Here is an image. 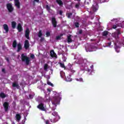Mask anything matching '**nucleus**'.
Here are the masks:
<instances>
[{
  "label": "nucleus",
  "mask_w": 124,
  "mask_h": 124,
  "mask_svg": "<svg viewBox=\"0 0 124 124\" xmlns=\"http://www.w3.org/2000/svg\"><path fill=\"white\" fill-rule=\"evenodd\" d=\"M5 112H8L9 109V103L7 102H4L3 104Z\"/></svg>",
  "instance_id": "7"
},
{
  "label": "nucleus",
  "mask_w": 124,
  "mask_h": 124,
  "mask_svg": "<svg viewBox=\"0 0 124 124\" xmlns=\"http://www.w3.org/2000/svg\"><path fill=\"white\" fill-rule=\"evenodd\" d=\"M14 1L15 6H16L18 9H20L21 7L20 6V4L19 0H14Z\"/></svg>",
  "instance_id": "13"
},
{
  "label": "nucleus",
  "mask_w": 124,
  "mask_h": 124,
  "mask_svg": "<svg viewBox=\"0 0 124 124\" xmlns=\"http://www.w3.org/2000/svg\"><path fill=\"white\" fill-rule=\"evenodd\" d=\"M3 28L4 31H5L6 33H7L9 31V28H8V25L6 24H4L3 25Z\"/></svg>",
  "instance_id": "15"
},
{
  "label": "nucleus",
  "mask_w": 124,
  "mask_h": 124,
  "mask_svg": "<svg viewBox=\"0 0 124 124\" xmlns=\"http://www.w3.org/2000/svg\"><path fill=\"white\" fill-rule=\"evenodd\" d=\"M62 13H63V12H62V11L60 10L59 11V14L60 15H61V16H62Z\"/></svg>",
  "instance_id": "41"
},
{
  "label": "nucleus",
  "mask_w": 124,
  "mask_h": 124,
  "mask_svg": "<svg viewBox=\"0 0 124 124\" xmlns=\"http://www.w3.org/2000/svg\"><path fill=\"white\" fill-rule=\"evenodd\" d=\"M56 2L57 3H58V4H59L60 6H63V2H62V0H56Z\"/></svg>",
  "instance_id": "17"
},
{
  "label": "nucleus",
  "mask_w": 124,
  "mask_h": 124,
  "mask_svg": "<svg viewBox=\"0 0 124 124\" xmlns=\"http://www.w3.org/2000/svg\"><path fill=\"white\" fill-rule=\"evenodd\" d=\"M58 103H59V98L57 97H54L53 98V101L52 102V104L55 105V107H57V105H58Z\"/></svg>",
  "instance_id": "10"
},
{
  "label": "nucleus",
  "mask_w": 124,
  "mask_h": 124,
  "mask_svg": "<svg viewBox=\"0 0 124 124\" xmlns=\"http://www.w3.org/2000/svg\"><path fill=\"white\" fill-rule=\"evenodd\" d=\"M21 60L22 62H25L26 65H29V64H30V62H31L30 58L25 56V54H21Z\"/></svg>",
  "instance_id": "4"
},
{
  "label": "nucleus",
  "mask_w": 124,
  "mask_h": 124,
  "mask_svg": "<svg viewBox=\"0 0 124 124\" xmlns=\"http://www.w3.org/2000/svg\"><path fill=\"white\" fill-rule=\"evenodd\" d=\"M75 7L76 8H79V7H80V3L76 4L75 5Z\"/></svg>",
  "instance_id": "38"
},
{
  "label": "nucleus",
  "mask_w": 124,
  "mask_h": 124,
  "mask_svg": "<svg viewBox=\"0 0 124 124\" xmlns=\"http://www.w3.org/2000/svg\"><path fill=\"white\" fill-rule=\"evenodd\" d=\"M67 15L68 18H71V16H72V13H68Z\"/></svg>",
  "instance_id": "37"
},
{
  "label": "nucleus",
  "mask_w": 124,
  "mask_h": 124,
  "mask_svg": "<svg viewBox=\"0 0 124 124\" xmlns=\"http://www.w3.org/2000/svg\"><path fill=\"white\" fill-rule=\"evenodd\" d=\"M16 118L17 120V121H18V122H19V121H20V120H21V115H20L19 114H16Z\"/></svg>",
  "instance_id": "22"
},
{
  "label": "nucleus",
  "mask_w": 124,
  "mask_h": 124,
  "mask_svg": "<svg viewBox=\"0 0 124 124\" xmlns=\"http://www.w3.org/2000/svg\"><path fill=\"white\" fill-rule=\"evenodd\" d=\"M12 46L13 48H16V47H17V53H19V52H20V51L22 49V44H21V43H18L17 44V41H16V40H15L13 41Z\"/></svg>",
  "instance_id": "3"
},
{
  "label": "nucleus",
  "mask_w": 124,
  "mask_h": 124,
  "mask_svg": "<svg viewBox=\"0 0 124 124\" xmlns=\"http://www.w3.org/2000/svg\"><path fill=\"white\" fill-rule=\"evenodd\" d=\"M17 30L19 32H21L23 31V28L20 23H18L17 27Z\"/></svg>",
  "instance_id": "16"
},
{
  "label": "nucleus",
  "mask_w": 124,
  "mask_h": 124,
  "mask_svg": "<svg viewBox=\"0 0 124 124\" xmlns=\"http://www.w3.org/2000/svg\"><path fill=\"white\" fill-rule=\"evenodd\" d=\"M67 42L68 43L72 42V39H71V35H69L67 36Z\"/></svg>",
  "instance_id": "23"
},
{
  "label": "nucleus",
  "mask_w": 124,
  "mask_h": 124,
  "mask_svg": "<svg viewBox=\"0 0 124 124\" xmlns=\"http://www.w3.org/2000/svg\"><path fill=\"white\" fill-rule=\"evenodd\" d=\"M83 32V31H82V30H80L79 31L78 33H79V34H82Z\"/></svg>",
  "instance_id": "44"
},
{
  "label": "nucleus",
  "mask_w": 124,
  "mask_h": 124,
  "mask_svg": "<svg viewBox=\"0 0 124 124\" xmlns=\"http://www.w3.org/2000/svg\"><path fill=\"white\" fill-rule=\"evenodd\" d=\"M111 44H112V42H110L107 43V45H108V46H111Z\"/></svg>",
  "instance_id": "45"
},
{
  "label": "nucleus",
  "mask_w": 124,
  "mask_h": 124,
  "mask_svg": "<svg viewBox=\"0 0 124 124\" xmlns=\"http://www.w3.org/2000/svg\"><path fill=\"white\" fill-rule=\"evenodd\" d=\"M46 9L47 11H50L51 10V7H50L48 5H46Z\"/></svg>",
  "instance_id": "31"
},
{
  "label": "nucleus",
  "mask_w": 124,
  "mask_h": 124,
  "mask_svg": "<svg viewBox=\"0 0 124 124\" xmlns=\"http://www.w3.org/2000/svg\"><path fill=\"white\" fill-rule=\"evenodd\" d=\"M44 38H41L40 39V41H44Z\"/></svg>",
  "instance_id": "48"
},
{
  "label": "nucleus",
  "mask_w": 124,
  "mask_h": 124,
  "mask_svg": "<svg viewBox=\"0 0 124 124\" xmlns=\"http://www.w3.org/2000/svg\"><path fill=\"white\" fill-rule=\"evenodd\" d=\"M44 69L45 71H47V69H48V64H45L44 65Z\"/></svg>",
  "instance_id": "30"
},
{
  "label": "nucleus",
  "mask_w": 124,
  "mask_h": 124,
  "mask_svg": "<svg viewBox=\"0 0 124 124\" xmlns=\"http://www.w3.org/2000/svg\"><path fill=\"white\" fill-rule=\"evenodd\" d=\"M66 80L67 82H70V81H71V78L70 76L67 77V78H66Z\"/></svg>",
  "instance_id": "34"
},
{
  "label": "nucleus",
  "mask_w": 124,
  "mask_h": 124,
  "mask_svg": "<svg viewBox=\"0 0 124 124\" xmlns=\"http://www.w3.org/2000/svg\"><path fill=\"white\" fill-rule=\"evenodd\" d=\"M91 70L89 69L88 70V71H90Z\"/></svg>",
  "instance_id": "54"
},
{
  "label": "nucleus",
  "mask_w": 124,
  "mask_h": 124,
  "mask_svg": "<svg viewBox=\"0 0 124 124\" xmlns=\"http://www.w3.org/2000/svg\"><path fill=\"white\" fill-rule=\"evenodd\" d=\"M46 37H49L51 35V33L49 31H46Z\"/></svg>",
  "instance_id": "33"
},
{
  "label": "nucleus",
  "mask_w": 124,
  "mask_h": 124,
  "mask_svg": "<svg viewBox=\"0 0 124 124\" xmlns=\"http://www.w3.org/2000/svg\"><path fill=\"white\" fill-rule=\"evenodd\" d=\"M70 71H71V72H72V73H75V72H76V71L73 70V69H71Z\"/></svg>",
  "instance_id": "40"
},
{
  "label": "nucleus",
  "mask_w": 124,
  "mask_h": 124,
  "mask_svg": "<svg viewBox=\"0 0 124 124\" xmlns=\"http://www.w3.org/2000/svg\"><path fill=\"white\" fill-rule=\"evenodd\" d=\"M25 36L27 39H30V30L29 29L25 31Z\"/></svg>",
  "instance_id": "14"
},
{
  "label": "nucleus",
  "mask_w": 124,
  "mask_h": 124,
  "mask_svg": "<svg viewBox=\"0 0 124 124\" xmlns=\"http://www.w3.org/2000/svg\"><path fill=\"white\" fill-rule=\"evenodd\" d=\"M103 36H107L108 35V31H104L102 33Z\"/></svg>",
  "instance_id": "27"
},
{
  "label": "nucleus",
  "mask_w": 124,
  "mask_h": 124,
  "mask_svg": "<svg viewBox=\"0 0 124 124\" xmlns=\"http://www.w3.org/2000/svg\"><path fill=\"white\" fill-rule=\"evenodd\" d=\"M42 30H39V32L38 33V37H41L42 36Z\"/></svg>",
  "instance_id": "26"
},
{
  "label": "nucleus",
  "mask_w": 124,
  "mask_h": 124,
  "mask_svg": "<svg viewBox=\"0 0 124 124\" xmlns=\"http://www.w3.org/2000/svg\"><path fill=\"white\" fill-rule=\"evenodd\" d=\"M47 85H49V86H51V87H54V84L53 83H51L50 81L47 82Z\"/></svg>",
  "instance_id": "35"
},
{
  "label": "nucleus",
  "mask_w": 124,
  "mask_h": 124,
  "mask_svg": "<svg viewBox=\"0 0 124 124\" xmlns=\"http://www.w3.org/2000/svg\"><path fill=\"white\" fill-rule=\"evenodd\" d=\"M62 35H63L62 34H61L60 35L56 36V40H61V37H62Z\"/></svg>",
  "instance_id": "28"
},
{
  "label": "nucleus",
  "mask_w": 124,
  "mask_h": 124,
  "mask_svg": "<svg viewBox=\"0 0 124 124\" xmlns=\"http://www.w3.org/2000/svg\"><path fill=\"white\" fill-rule=\"evenodd\" d=\"M117 33L118 34V35L119 36V34H121V32L120 31H118Z\"/></svg>",
  "instance_id": "49"
},
{
  "label": "nucleus",
  "mask_w": 124,
  "mask_h": 124,
  "mask_svg": "<svg viewBox=\"0 0 124 124\" xmlns=\"http://www.w3.org/2000/svg\"><path fill=\"white\" fill-rule=\"evenodd\" d=\"M51 23H52V25L53 26L54 28L57 27V20H56V18H55V17L52 18Z\"/></svg>",
  "instance_id": "11"
},
{
  "label": "nucleus",
  "mask_w": 124,
  "mask_h": 124,
  "mask_svg": "<svg viewBox=\"0 0 124 124\" xmlns=\"http://www.w3.org/2000/svg\"><path fill=\"white\" fill-rule=\"evenodd\" d=\"M2 72H3V73H5V69H2Z\"/></svg>",
  "instance_id": "46"
},
{
  "label": "nucleus",
  "mask_w": 124,
  "mask_h": 124,
  "mask_svg": "<svg viewBox=\"0 0 124 124\" xmlns=\"http://www.w3.org/2000/svg\"><path fill=\"white\" fill-rule=\"evenodd\" d=\"M116 42H118L119 44L120 45V46H122L123 47L124 46V38L122 41H117Z\"/></svg>",
  "instance_id": "24"
},
{
  "label": "nucleus",
  "mask_w": 124,
  "mask_h": 124,
  "mask_svg": "<svg viewBox=\"0 0 124 124\" xmlns=\"http://www.w3.org/2000/svg\"><path fill=\"white\" fill-rule=\"evenodd\" d=\"M12 87L14 88H16L17 89H20V86H19V84L16 82L13 83Z\"/></svg>",
  "instance_id": "19"
},
{
  "label": "nucleus",
  "mask_w": 124,
  "mask_h": 124,
  "mask_svg": "<svg viewBox=\"0 0 124 124\" xmlns=\"http://www.w3.org/2000/svg\"><path fill=\"white\" fill-rule=\"evenodd\" d=\"M30 57L31 58V59H32V60H33V59H34V58H35V56H34V54H31L30 56Z\"/></svg>",
  "instance_id": "39"
},
{
  "label": "nucleus",
  "mask_w": 124,
  "mask_h": 124,
  "mask_svg": "<svg viewBox=\"0 0 124 124\" xmlns=\"http://www.w3.org/2000/svg\"><path fill=\"white\" fill-rule=\"evenodd\" d=\"M76 81H79V82H84V80H83V78H80L79 79L76 78Z\"/></svg>",
  "instance_id": "32"
},
{
  "label": "nucleus",
  "mask_w": 124,
  "mask_h": 124,
  "mask_svg": "<svg viewBox=\"0 0 124 124\" xmlns=\"http://www.w3.org/2000/svg\"><path fill=\"white\" fill-rule=\"evenodd\" d=\"M85 50L86 52H92L93 50H92V46H88L85 47Z\"/></svg>",
  "instance_id": "18"
},
{
  "label": "nucleus",
  "mask_w": 124,
  "mask_h": 124,
  "mask_svg": "<svg viewBox=\"0 0 124 124\" xmlns=\"http://www.w3.org/2000/svg\"><path fill=\"white\" fill-rule=\"evenodd\" d=\"M59 64H60L61 67H62V68H64V67H65V66H64V64L62 62L59 63Z\"/></svg>",
  "instance_id": "36"
},
{
  "label": "nucleus",
  "mask_w": 124,
  "mask_h": 124,
  "mask_svg": "<svg viewBox=\"0 0 124 124\" xmlns=\"http://www.w3.org/2000/svg\"><path fill=\"white\" fill-rule=\"evenodd\" d=\"M37 108H38V109H39L41 111H44L45 112H46L47 111V110L46 109V108L44 107V104L43 103L39 104L37 106Z\"/></svg>",
  "instance_id": "5"
},
{
  "label": "nucleus",
  "mask_w": 124,
  "mask_h": 124,
  "mask_svg": "<svg viewBox=\"0 0 124 124\" xmlns=\"http://www.w3.org/2000/svg\"><path fill=\"white\" fill-rule=\"evenodd\" d=\"M50 54L51 58H55V59H58V56H57V54H56V53H55V51H54V50H51Z\"/></svg>",
  "instance_id": "12"
},
{
  "label": "nucleus",
  "mask_w": 124,
  "mask_h": 124,
  "mask_svg": "<svg viewBox=\"0 0 124 124\" xmlns=\"http://www.w3.org/2000/svg\"><path fill=\"white\" fill-rule=\"evenodd\" d=\"M53 116L49 117V120L51 123H57L61 119V117L58 115V112L55 111L52 113Z\"/></svg>",
  "instance_id": "2"
},
{
  "label": "nucleus",
  "mask_w": 124,
  "mask_h": 124,
  "mask_svg": "<svg viewBox=\"0 0 124 124\" xmlns=\"http://www.w3.org/2000/svg\"><path fill=\"white\" fill-rule=\"evenodd\" d=\"M0 97H1V98H5V97H6V95L3 93H0Z\"/></svg>",
  "instance_id": "25"
},
{
  "label": "nucleus",
  "mask_w": 124,
  "mask_h": 124,
  "mask_svg": "<svg viewBox=\"0 0 124 124\" xmlns=\"http://www.w3.org/2000/svg\"><path fill=\"white\" fill-rule=\"evenodd\" d=\"M16 25H17V23H16V22H15V21L12 22L11 26H12V29H16Z\"/></svg>",
  "instance_id": "20"
},
{
  "label": "nucleus",
  "mask_w": 124,
  "mask_h": 124,
  "mask_svg": "<svg viewBox=\"0 0 124 124\" xmlns=\"http://www.w3.org/2000/svg\"><path fill=\"white\" fill-rule=\"evenodd\" d=\"M91 41H93V40L91 39Z\"/></svg>",
  "instance_id": "53"
},
{
  "label": "nucleus",
  "mask_w": 124,
  "mask_h": 124,
  "mask_svg": "<svg viewBox=\"0 0 124 124\" xmlns=\"http://www.w3.org/2000/svg\"><path fill=\"white\" fill-rule=\"evenodd\" d=\"M60 74H61V77L62 78V77H63L62 75L64 74V73L63 72H62V71H61V72H60Z\"/></svg>",
  "instance_id": "42"
},
{
  "label": "nucleus",
  "mask_w": 124,
  "mask_h": 124,
  "mask_svg": "<svg viewBox=\"0 0 124 124\" xmlns=\"http://www.w3.org/2000/svg\"><path fill=\"white\" fill-rule=\"evenodd\" d=\"M91 68H93V65H92L91 66Z\"/></svg>",
  "instance_id": "52"
},
{
  "label": "nucleus",
  "mask_w": 124,
  "mask_h": 124,
  "mask_svg": "<svg viewBox=\"0 0 124 124\" xmlns=\"http://www.w3.org/2000/svg\"><path fill=\"white\" fill-rule=\"evenodd\" d=\"M29 97H30V98H32V95H29Z\"/></svg>",
  "instance_id": "51"
},
{
  "label": "nucleus",
  "mask_w": 124,
  "mask_h": 124,
  "mask_svg": "<svg viewBox=\"0 0 124 124\" xmlns=\"http://www.w3.org/2000/svg\"><path fill=\"white\" fill-rule=\"evenodd\" d=\"M112 36H113V37H114L115 39H118V38H119V35H118V33L117 32L113 33L112 34Z\"/></svg>",
  "instance_id": "21"
},
{
  "label": "nucleus",
  "mask_w": 124,
  "mask_h": 124,
  "mask_svg": "<svg viewBox=\"0 0 124 124\" xmlns=\"http://www.w3.org/2000/svg\"><path fill=\"white\" fill-rule=\"evenodd\" d=\"M34 1H36V2H39V0H34Z\"/></svg>",
  "instance_id": "50"
},
{
  "label": "nucleus",
  "mask_w": 124,
  "mask_h": 124,
  "mask_svg": "<svg viewBox=\"0 0 124 124\" xmlns=\"http://www.w3.org/2000/svg\"><path fill=\"white\" fill-rule=\"evenodd\" d=\"M74 25L75 26V27H76V28H79V26L80 25V24H79V22H76L74 23Z\"/></svg>",
  "instance_id": "29"
},
{
  "label": "nucleus",
  "mask_w": 124,
  "mask_h": 124,
  "mask_svg": "<svg viewBox=\"0 0 124 124\" xmlns=\"http://www.w3.org/2000/svg\"><path fill=\"white\" fill-rule=\"evenodd\" d=\"M7 8L9 12H12L14 10V8L12 7V5L10 3L7 4Z\"/></svg>",
  "instance_id": "8"
},
{
  "label": "nucleus",
  "mask_w": 124,
  "mask_h": 124,
  "mask_svg": "<svg viewBox=\"0 0 124 124\" xmlns=\"http://www.w3.org/2000/svg\"><path fill=\"white\" fill-rule=\"evenodd\" d=\"M93 1L94 3L93 4L92 8L93 11L95 12V11L98 10V3H102V2H108L109 0H93Z\"/></svg>",
  "instance_id": "1"
},
{
  "label": "nucleus",
  "mask_w": 124,
  "mask_h": 124,
  "mask_svg": "<svg viewBox=\"0 0 124 124\" xmlns=\"http://www.w3.org/2000/svg\"><path fill=\"white\" fill-rule=\"evenodd\" d=\"M112 29H114V30L117 29V25H113Z\"/></svg>",
  "instance_id": "43"
},
{
  "label": "nucleus",
  "mask_w": 124,
  "mask_h": 124,
  "mask_svg": "<svg viewBox=\"0 0 124 124\" xmlns=\"http://www.w3.org/2000/svg\"><path fill=\"white\" fill-rule=\"evenodd\" d=\"M114 46L116 52H117V53H120V48L122 47V46L119 44V42H116V43H114Z\"/></svg>",
  "instance_id": "6"
},
{
  "label": "nucleus",
  "mask_w": 124,
  "mask_h": 124,
  "mask_svg": "<svg viewBox=\"0 0 124 124\" xmlns=\"http://www.w3.org/2000/svg\"><path fill=\"white\" fill-rule=\"evenodd\" d=\"M24 48L26 50H28L30 48V42L28 40H26L24 42Z\"/></svg>",
  "instance_id": "9"
},
{
  "label": "nucleus",
  "mask_w": 124,
  "mask_h": 124,
  "mask_svg": "<svg viewBox=\"0 0 124 124\" xmlns=\"http://www.w3.org/2000/svg\"><path fill=\"white\" fill-rule=\"evenodd\" d=\"M118 19L117 18H113L112 20H111L112 22H113V21H117Z\"/></svg>",
  "instance_id": "47"
}]
</instances>
